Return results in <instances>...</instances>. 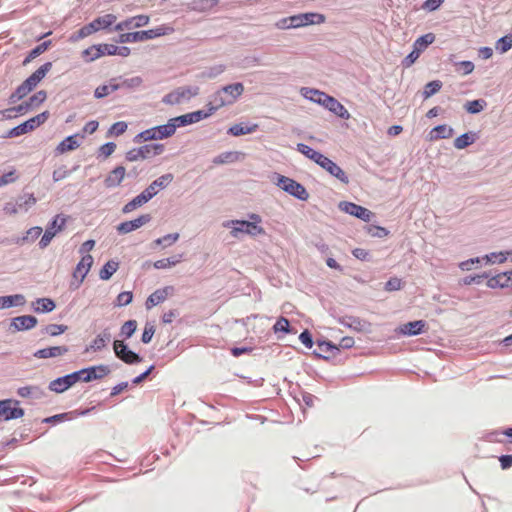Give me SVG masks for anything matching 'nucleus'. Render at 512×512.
<instances>
[{
  "instance_id": "obj_10",
  "label": "nucleus",
  "mask_w": 512,
  "mask_h": 512,
  "mask_svg": "<svg viewBox=\"0 0 512 512\" xmlns=\"http://www.w3.org/2000/svg\"><path fill=\"white\" fill-rule=\"evenodd\" d=\"M18 404V401L11 399L0 401V419L8 421L21 418L24 415V411L18 407Z\"/></svg>"
},
{
  "instance_id": "obj_52",
  "label": "nucleus",
  "mask_w": 512,
  "mask_h": 512,
  "mask_svg": "<svg viewBox=\"0 0 512 512\" xmlns=\"http://www.w3.org/2000/svg\"><path fill=\"white\" fill-rule=\"evenodd\" d=\"M485 105H486V103L484 100H473V101H468L465 104V109L469 113L475 114V113L481 112L484 109Z\"/></svg>"
},
{
  "instance_id": "obj_32",
  "label": "nucleus",
  "mask_w": 512,
  "mask_h": 512,
  "mask_svg": "<svg viewBox=\"0 0 512 512\" xmlns=\"http://www.w3.org/2000/svg\"><path fill=\"white\" fill-rule=\"evenodd\" d=\"M155 128L157 140L172 136L176 131L175 122L170 119L167 124L160 125Z\"/></svg>"
},
{
  "instance_id": "obj_31",
  "label": "nucleus",
  "mask_w": 512,
  "mask_h": 512,
  "mask_svg": "<svg viewBox=\"0 0 512 512\" xmlns=\"http://www.w3.org/2000/svg\"><path fill=\"white\" fill-rule=\"evenodd\" d=\"M96 33L95 27L92 22L81 27L78 31L74 32L70 37L69 41L72 43L78 42L92 34Z\"/></svg>"
},
{
  "instance_id": "obj_37",
  "label": "nucleus",
  "mask_w": 512,
  "mask_h": 512,
  "mask_svg": "<svg viewBox=\"0 0 512 512\" xmlns=\"http://www.w3.org/2000/svg\"><path fill=\"white\" fill-rule=\"evenodd\" d=\"M297 150L300 153H302L303 155H305L307 158L314 161L316 164H319V162L321 161V159L324 156L320 152L315 151L314 149H312L311 147H309L308 145L303 144V143H299L297 145Z\"/></svg>"
},
{
  "instance_id": "obj_2",
  "label": "nucleus",
  "mask_w": 512,
  "mask_h": 512,
  "mask_svg": "<svg viewBox=\"0 0 512 512\" xmlns=\"http://www.w3.org/2000/svg\"><path fill=\"white\" fill-rule=\"evenodd\" d=\"M174 32V28L169 25H161L159 27L137 31V32H129L120 34L117 42L119 43H134V42H142L149 39H154L160 36H165L172 34Z\"/></svg>"
},
{
  "instance_id": "obj_43",
  "label": "nucleus",
  "mask_w": 512,
  "mask_h": 512,
  "mask_svg": "<svg viewBox=\"0 0 512 512\" xmlns=\"http://www.w3.org/2000/svg\"><path fill=\"white\" fill-rule=\"evenodd\" d=\"M103 56V52L98 47V44L92 45L82 51V57L86 62H92Z\"/></svg>"
},
{
  "instance_id": "obj_19",
  "label": "nucleus",
  "mask_w": 512,
  "mask_h": 512,
  "mask_svg": "<svg viewBox=\"0 0 512 512\" xmlns=\"http://www.w3.org/2000/svg\"><path fill=\"white\" fill-rule=\"evenodd\" d=\"M425 326L423 320L412 321L401 325L396 332L404 336H416L424 332Z\"/></svg>"
},
{
  "instance_id": "obj_18",
  "label": "nucleus",
  "mask_w": 512,
  "mask_h": 512,
  "mask_svg": "<svg viewBox=\"0 0 512 512\" xmlns=\"http://www.w3.org/2000/svg\"><path fill=\"white\" fill-rule=\"evenodd\" d=\"M174 288L172 286H166L164 288L158 289L153 292L146 300L145 306L146 309H151L152 307L164 302L167 297L172 294Z\"/></svg>"
},
{
  "instance_id": "obj_50",
  "label": "nucleus",
  "mask_w": 512,
  "mask_h": 512,
  "mask_svg": "<svg viewBox=\"0 0 512 512\" xmlns=\"http://www.w3.org/2000/svg\"><path fill=\"white\" fill-rule=\"evenodd\" d=\"M512 48V35H506L496 42V49L505 53Z\"/></svg>"
},
{
  "instance_id": "obj_45",
  "label": "nucleus",
  "mask_w": 512,
  "mask_h": 512,
  "mask_svg": "<svg viewBox=\"0 0 512 512\" xmlns=\"http://www.w3.org/2000/svg\"><path fill=\"white\" fill-rule=\"evenodd\" d=\"M474 141H475V137L472 133H465V134L460 135L459 137H457L454 140V146L457 149H464L467 146L474 143Z\"/></svg>"
},
{
  "instance_id": "obj_12",
  "label": "nucleus",
  "mask_w": 512,
  "mask_h": 512,
  "mask_svg": "<svg viewBox=\"0 0 512 512\" xmlns=\"http://www.w3.org/2000/svg\"><path fill=\"white\" fill-rule=\"evenodd\" d=\"M339 206L344 212L365 222H369L373 216V213L370 210L352 202H341Z\"/></svg>"
},
{
  "instance_id": "obj_11",
  "label": "nucleus",
  "mask_w": 512,
  "mask_h": 512,
  "mask_svg": "<svg viewBox=\"0 0 512 512\" xmlns=\"http://www.w3.org/2000/svg\"><path fill=\"white\" fill-rule=\"evenodd\" d=\"M113 350L115 355L126 364L139 363L142 360L138 354L128 349L123 340H115Z\"/></svg>"
},
{
  "instance_id": "obj_9",
  "label": "nucleus",
  "mask_w": 512,
  "mask_h": 512,
  "mask_svg": "<svg viewBox=\"0 0 512 512\" xmlns=\"http://www.w3.org/2000/svg\"><path fill=\"white\" fill-rule=\"evenodd\" d=\"M284 22L288 23L287 27L298 28L310 24H321L325 22V16L319 13H304L299 15L291 16L284 19Z\"/></svg>"
},
{
  "instance_id": "obj_56",
  "label": "nucleus",
  "mask_w": 512,
  "mask_h": 512,
  "mask_svg": "<svg viewBox=\"0 0 512 512\" xmlns=\"http://www.w3.org/2000/svg\"><path fill=\"white\" fill-rule=\"evenodd\" d=\"M46 98H47L46 92L43 90H40L37 93H35L33 96H31L27 102L29 103L31 108H35V107L39 106L40 104H42L46 100Z\"/></svg>"
},
{
  "instance_id": "obj_8",
  "label": "nucleus",
  "mask_w": 512,
  "mask_h": 512,
  "mask_svg": "<svg viewBox=\"0 0 512 512\" xmlns=\"http://www.w3.org/2000/svg\"><path fill=\"white\" fill-rule=\"evenodd\" d=\"M277 185L300 200H307L309 197L308 192L302 184L286 176L279 175Z\"/></svg>"
},
{
  "instance_id": "obj_48",
  "label": "nucleus",
  "mask_w": 512,
  "mask_h": 512,
  "mask_svg": "<svg viewBox=\"0 0 512 512\" xmlns=\"http://www.w3.org/2000/svg\"><path fill=\"white\" fill-rule=\"evenodd\" d=\"M30 89L24 84L22 83L17 89L16 91L11 94V96L9 97V102L10 103H15L17 102L18 100L24 98L26 95H28L30 93Z\"/></svg>"
},
{
  "instance_id": "obj_33",
  "label": "nucleus",
  "mask_w": 512,
  "mask_h": 512,
  "mask_svg": "<svg viewBox=\"0 0 512 512\" xmlns=\"http://www.w3.org/2000/svg\"><path fill=\"white\" fill-rule=\"evenodd\" d=\"M55 306L54 301L50 298H39L33 303V309L37 313L51 312Z\"/></svg>"
},
{
  "instance_id": "obj_24",
  "label": "nucleus",
  "mask_w": 512,
  "mask_h": 512,
  "mask_svg": "<svg viewBox=\"0 0 512 512\" xmlns=\"http://www.w3.org/2000/svg\"><path fill=\"white\" fill-rule=\"evenodd\" d=\"M126 174V170L123 166H117L114 168L105 178L104 185L106 188H114L119 186Z\"/></svg>"
},
{
  "instance_id": "obj_34",
  "label": "nucleus",
  "mask_w": 512,
  "mask_h": 512,
  "mask_svg": "<svg viewBox=\"0 0 512 512\" xmlns=\"http://www.w3.org/2000/svg\"><path fill=\"white\" fill-rule=\"evenodd\" d=\"M219 0H193L191 9L196 12H207L215 8Z\"/></svg>"
},
{
  "instance_id": "obj_21",
  "label": "nucleus",
  "mask_w": 512,
  "mask_h": 512,
  "mask_svg": "<svg viewBox=\"0 0 512 512\" xmlns=\"http://www.w3.org/2000/svg\"><path fill=\"white\" fill-rule=\"evenodd\" d=\"M83 138H84V135H80V134H74V135L66 137L56 147V149H55L56 153L64 154L66 152L73 151V150L77 149L80 146L79 139H83Z\"/></svg>"
},
{
  "instance_id": "obj_39",
  "label": "nucleus",
  "mask_w": 512,
  "mask_h": 512,
  "mask_svg": "<svg viewBox=\"0 0 512 512\" xmlns=\"http://www.w3.org/2000/svg\"><path fill=\"white\" fill-rule=\"evenodd\" d=\"M434 41L435 35L433 33H427L415 40L413 48L416 49L418 52L422 53Z\"/></svg>"
},
{
  "instance_id": "obj_55",
  "label": "nucleus",
  "mask_w": 512,
  "mask_h": 512,
  "mask_svg": "<svg viewBox=\"0 0 512 512\" xmlns=\"http://www.w3.org/2000/svg\"><path fill=\"white\" fill-rule=\"evenodd\" d=\"M179 239L178 233L167 234L155 240V244L163 245L164 247L171 246Z\"/></svg>"
},
{
  "instance_id": "obj_27",
  "label": "nucleus",
  "mask_w": 512,
  "mask_h": 512,
  "mask_svg": "<svg viewBox=\"0 0 512 512\" xmlns=\"http://www.w3.org/2000/svg\"><path fill=\"white\" fill-rule=\"evenodd\" d=\"M453 129L448 125H438L429 132V139L431 141L439 139H448L452 137Z\"/></svg>"
},
{
  "instance_id": "obj_62",
  "label": "nucleus",
  "mask_w": 512,
  "mask_h": 512,
  "mask_svg": "<svg viewBox=\"0 0 512 512\" xmlns=\"http://www.w3.org/2000/svg\"><path fill=\"white\" fill-rule=\"evenodd\" d=\"M136 140H142V141L157 140L155 128L153 127V128L142 131L141 133H139L136 136Z\"/></svg>"
},
{
  "instance_id": "obj_44",
  "label": "nucleus",
  "mask_w": 512,
  "mask_h": 512,
  "mask_svg": "<svg viewBox=\"0 0 512 512\" xmlns=\"http://www.w3.org/2000/svg\"><path fill=\"white\" fill-rule=\"evenodd\" d=\"M110 340V334L109 333H102L98 335L90 344L89 348L87 350H93L98 351L103 349L106 346V343Z\"/></svg>"
},
{
  "instance_id": "obj_64",
  "label": "nucleus",
  "mask_w": 512,
  "mask_h": 512,
  "mask_svg": "<svg viewBox=\"0 0 512 512\" xmlns=\"http://www.w3.org/2000/svg\"><path fill=\"white\" fill-rule=\"evenodd\" d=\"M18 176L16 175V171L12 170L8 173L3 174L0 177V187H3L7 184L13 183L17 180Z\"/></svg>"
},
{
  "instance_id": "obj_54",
  "label": "nucleus",
  "mask_w": 512,
  "mask_h": 512,
  "mask_svg": "<svg viewBox=\"0 0 512 512\" xmlns=\"http://www.w3.org/2000/svg\"><path fill=\"white\" fill-rule=\"evenodd\" d=\"M172 121L175 122L176 128L185 126V125H189L192 123H196L193 113H188V114H184V115L172 118Z\"/></svg>"
},
{
  "instance_id": "obj_25",
  "label": "nucleus",
  "mask_w": 512,
  "mask_h": 512,
  "mask_svg": "<svg viewBox=\"0 0 512 512\" xmlns=\"http://www.w3.org/2000/svg\"><path fill=\"white\" fill-rule=\"evenodd\" d=\"M37 324V319L31 315H23L15 317L12 320L11 326L15 328V330H28L35 327Z\"/></svg>"
},
{
  "instance_id": "obj_6",
  "label": "nucleus",
  "mask_w": 512,
  "mask_h": 512,
  "mask_svg": "<svg viewBox=\"0 0 512 512\" xmlns=\"http://www.w3.org/2000/svg\"><path fill=\"white\" fill-rule=\"evenodd\" d=\"M48 118H49V112L44 111V112L28 119L27 121L23 122L22 124L12 128L8 132L7 136L10 138L19 137L23 134L31 132V131L35 130L37 127H39L40 125L44 124Z\"/></svg>"
},
{
  "instance_id": "obj_63",
  "label": "nucleus",
  "mask_w": 512,
  "mask_h": 512,
  "mask_svg": "<svg viewBox=\"0 0 512 512\" xmlns=\"http://www.w3.org/2000/svg\"><path fill=\"white\" fill-rule=\"evenodd\" d=\"M133 294L130 291H125L117 296L116 302L118 306H126L132 302Z\"/></svg>"
},
{
  "instance_id": "obj_61",
  "label": "nucleus",
  "mask_w": 512,
  "mask_h": 512,
  "mask_svg": "<svg viewBox=\"0 0 512 512\" xmlns=\"http://www.w3.org/2000/svg\"><path fill=\"white\" fill-rule=\"evenodd\" d=\"M127 123L124 121H119L114 123L109 129V133L114 136H120L127 130Z\"/></svg>"
},
{
  "instance_id": "obj_30",
  "label": "nucleus",
  "mask_w": 512,
  "mask_h": 512,
  "mask_svg": "<svg viewBox=\"0 0 512 512\" xmlns=\"http://www.w3.org/2000/svg\"><path fill=\"white\" fill-rule=\"evenodd\" d=\"M139 148H140L142 160L160 155L164 151L163 144H147V145L141 146Z\"/></svg>"
},
{
  "instance_id": "obj_4",
  "label": "nucleus",
  "mask_w": 512,
  "mask_h": 512,
  "mask_svg": "<svg viewBox=\"0 0 512 512\" xmlns=\"http://www.w3.org/2000/svg\"><path fill=\"white\" fill-rule=\"evenodd\" d=\"M244 87L241 83H234L227 85L218 91L214 95V99L210 104L213 106L210 108V113L217 110L218 108L229 105L235 102V100L243 93Z\"/></svg>"
},
{
  "instance_id": "obj_22",
  "label": "nucleus",
  "mask_w": 512,
  "mask_h": 512,
  "mask_svg": "<svg viewBox=\"0 0 512 512\" xmlns=\"http://www.w3.org/2000/svg\"><path fill=\"white\" fill-rule=\"evenodd\" d=\"M68 351L67 346H52L37 350L34 357L38 359L56 358L65 355Z\"/></svg>"
},
{
  "instance_id": "obj_49",
  "label": "nucleus",
  "mask_w": 512,
  "mask_h": 512,
  "mask_svg": "<svg viewBox=\"0 0 512 512\" xmlns=\"http://www.w3.org/2000/svg\"><path fill=\"white\" fill-rule=\"evenodd\" d=\"M441 87H442V82L439 80H435V81H431V82L427 83L424 88V92H423L424 97L425 98L431 97L432 95H434L435 93L440 91Z\"/></svg>"
},
{
  "instance_id": "obj_57",
  "label": "nucleus",
  "mask_w": 512,
  "mask_h": 512,
  "mask_svg": "<svg viewBox=\"0 0 512 512\" xmlns=\"http://www.w3.org/2000/svg\"><path fill=\"white\" fill-rule=\"evenodd\" d=\"M290 323L289 320L285 317H280L273 326V330L275 333L284 332L290 333Z\"/></svg>"
},
{
  "instance_id": "obj_5",
  "label": "nucleus",
  "mask_w": 512,
  "mask_h": 512,
  "mask_svg": "<svg viewBox=\"0 0 512 512\" xmlns=\"http://www.w3.org/2000/svg\"><path fill=\"white\" fill-rule=\"evenodd\" d=\"M37 203V199L33 194H24L16 201L6 202L3 206V212L8 216L16 215L20 212H27Z\"/></svg>"
},
{
  "instance_id": "obj_35",
  "label": "nucleus",
  "mask_w": 512,
  "mask_h": 512,
  "mask_svg": "<svg viewBox=\"0 0 512 512\" xmlns=\"http://www.w3.org/2000/svg\"><path fill=\"white\" fill-rule=\"evenodd\" d=\"M509 285H511V282L509 280L508 272L497 274L487 281V286L490 288H503L508 287Z\"/></svg>"
},
{
  "instance_id": "obj_47",
  "label": "nucleus",
  "mask_w": 512,
  "mask_h": 512,
  "mask_svg": "<svg viewBox=\"0 0 512 512\" xmlns=\"http://www.w3.org/2000/svg\"><path fill=\"white\" fill-rule=\"evenodd\" d=\"M119 88L117 84H107V85H101L96 88L95 90V97L96 98H103L111 94L112 92L116 91Z\"/></svg>"
},
{
  "instance_id": "obj_7",
  "label": "nucleus",
  "mask_w": 512,
  "mask_h": 512,
  "mask_svg": "<svg viewBox=\"0 0 512 512\" xmlns=\"http://www.w3.org/2000/svg\"><path fill=\"white\" fill-rule=\"evenodd\" d=\"M93 264V257L90 254L82 256L72 274V281L70 282L71 289H78L83 283L86 275L89 273Z\"/></svg>"
},
{
  "instance_id": "obj_20",
  "label": "nucleus",
  "mask_w": 512,
  "mask_h": 512,
  "mask_svg": "<svg viewBox=\"0 0 512 512\" xmlns=\"http://www.w3.org/2000/svg\"><path fill=\"white\" fill-rule=\"evenodd\" d=\"M52 64L47 62L40 66L34 73H32L23 83L32 91L38 83L50 71Z\"/></svg>"
},
{
  "instance_id": "obj_42",
  "label": "nucleus",
  "mask_w": 512,
  "mask_h": 512,
  "mask_svg": "<svg viewBox=\"0 0 512 512\" xmlns=\"http://www.w3.org/2000/svg\"><path fill=\"white\" fill-rule=\"evenodd\" d=\"M240 158V153L235 151L224 152L217 157L214 158V164H225V163H233L238 161Z\"/></svg>"
},
{
  "instance_id": "obj_40",
  "label": "nucleus",
  "mask_w": 512,
  "mask_h": 512,
  "mask_svg": "<svg viewBox=\"0 0 512 512\" xmlns=\"http://www.w3.org/2000/svg\"><path fill=\"white\" fill-rule=\"evenodd\" d=\"M182 257L183 255L179 254L169 258L160 259L155 261L153 266L156 269H167L180 263L182 261Z\"/></svg>"
},
{
  "instance_id": "obj_14",
  "label": "nucleus",
  "mask_w": 512,
  "mask_h": 512,
  "mask_svg": "<svg viewBox=\"0 0 512 512\" xmlns=\"http://www.w3.org/2000/svg\"><path fill=\"white\" fill-rule=\"evenodd\" d=\"M198 94V88H179L164 97V102L168 104H179L183 100L190 99Z\"/></svg>"
},
{
  "instance_id": "obj_38",
  "label": "nucleus",
  "mask_w": 512,
  "mask_h": 512,
  "mask_svg": "<svg viewBox=\"0 0 512 512\" xmlns=\"http://www.w3.org/2000/svg\"><path fill=\"white\" fill-rule=\"evenodd\" d=\"M258 129V124H252L251 126L243 125V124H234L228 130V133L233 136H241L245 134H250L255 132Z\"/></svg>"
},
{
  "instance_id": "obj_60",
  "label": "nucleus",
  "mask_w": 512,
  "mask_h": 512,
  "mask_svg": "<svg viewBox=\"0 0 512 512\" xmlns=\"http://www.w3.org/2000/svg\"><path fill=\"white\" fill-rule=\"evenodd\" d=\"M508 257H509V254H507V252H498V253L493 252L489 255H486L485 259L488 262H492V263H495V262L504 263Z\"/></svg>"
},
{
  "instance_id": "obj_41",
  "label": "nucleus",
  "mask_w": 512,
  "mask_h": 512,
  "mask_svg": "<svg viewBox=\"0 0 512 512\" xmlns=\"http://www.w3.org/2000/svg\"><path fill=\"white\" fill-rule=\"evenodd\" d=\"M119 263L116 261H108L105 263V265L101 268L99 272V277L102 280H108L111 278V276L118 270Z\"/></svg>"
},
{
  "instance_id": "obj_1",
  "label": "nucleus",
  "mask_w": 512,
  "mask_h": 512,
  "mask_svg": "<svg viewBox=\"0 0 512 512\" xmlns=\"http://www.w3.org/2000/svg\"><path fill=\"white\" fill-rule=\"evenodd\" d=\"M301 93L305 98L322 105L338 117L342 119L350 118L348 110L334 97L313 88H302Z\"/></svg>"
},
{
  "instance_id": "obj_26",
  "label": "nucleus",
  "mask_w": 512,
  "mask_h": 512,
  "mask_svg": "<svg viewBox=\"0 0 512 512\" xmlns=\"http://www.w3.org/2000/svg\"><path fill=\"white\" fill-rule=\"evenodd\" d=\"M151 198L146 194L145 191H142L139 195L134 197L131 201L126 203L124 207L122 208L123 213H130L137 209L138 207L143 206L146 204Z\"/></svg>"
},
{
  "instance_id": "obj_29",
  "label": "nucleus",
  "mask_w": 512,
  "mask_h": 512,
  "mask_svg": "<svg viewBox=\"0 0 512 512\" xmlns=\"http://www.w3.org/2000/svg\"><path fill=\"white\" fill-rule=\"evenodd\" d=\"M71 386H73V383L70 380L68 375H65L63 377H59V378L51 381L50 384H49L50 390H52L54 392H57V393L64 392L65 390H67Z\"/></svg>"
},
{
  "instance_id": "obj_51",
  "label": "nucleus",
  "mask_w": 512,
  "mask_h": 512,
  "mask_svg": "<svg viewBox=\"0 0 512 512\" xmlns=\"http://www.w3.org/2000/svg\"><path fill=\"white\" fill-rule=\"evenodd\" d=\"M48 48V43L44 42L36 46L34 49H32L26 59L24 60L23 64L26 65L30 61H32L34 58L38 57L40 54L45 52Z\"/></svg>"
},
{
  "instance_id": "obj_58",
  "label": "nucleus",
  "mask_w": 512,
  "mask_h": 512,
  "mask_svg": "<svg viewBox=\"0 0 512 512\" xmlns=\"http://www.w3.org/2000/svg\"><path fill=\"white\" fill-rule=\"evenodd\" d=\"M367 232L372 237H378V238H384V237L388 236V234H389V231L386 228L376 226V225L368 226Z\"/></svg>"
},
{
  "instance_id": "obj_46",
  "label": "nucleus",
  "mask_w": 512,
  "mask_h": 512,
  "mask_svg": "<svg viewBox=\"0 0 512 512\" xmlns=\"http://www.w3.org/2000/svg\"><path fill=\"white\" fill-rule=\"evenodd\" d=\"M136 329L137 322L135 320H128L122 325L120 335L123 336L125 339H128L134 334Z\"/></svg>"
},
{
  "instance_id": "obj_17",
  "label": "nucleus",
  "mask_w": 512,
  "mask_h": 512,
  "mask_svg": "<svg viewBox=\"0 0 512 512\" xmlns=\"http://www.w3.org/2000/svg\"><path fill=\"white\" fill-rule=\"evenodd\" d=\"M150 220L151 216L149 214H144L134 220L120 223L117 230L121 234H127L147 224Z\"/></svg>"
},
{
  "instance_id": "obj_53",
  "label": "nucleus",
  "mask_w": 512,
  "mask_h": 512,
  "mask_svg": "<svg viewBox=\"0 0 512 512\" xmlns=\"http://www.w3.org/2000/svg\"><path fill=\"white\" fill-rule=\"evenodd\" d=\"M66 224V217L63 215H56L51 224L47 227V229H51L52 231H56V234L64 229Z\"/></svg>"
},
{
  "instance_id": "obj_13",
  "label": "nucleus",
  "mask_w": 512,
  "mask_h": 512,
  "mask_svg": "<svg viewBox=\"0 0 512 512\" xmlns=\"http://www.w3.org/2000/svg\"><path fill=\"white\" fill-rule=\"evenodd\" d=\"M318 165L325 169L332 176L336 177L342 183H349V177L347 176V174L341 169V167H339L335 162H333L328 157L323 156Z\"/></svg>"
},
{
  "instance_id": "obj_16",
  "label": "nucleus",
  "mask_w": 512,
  "mask_h": 512,
  "mask_svg": "<svg viewBox=\"0 0 512 512\" xmlns=\"http://www.w3.org/2000/svg\"><path fill=\"white\" fill-rule=\"evenodd\" d=\"M149 16L147 15H137L131 18H128L124 21L117 23L114 26L115 31H123L125 29L139 28L146 26L149 23Z\"/></svg>"
},
{
  "instance_id": "obj_28",
  "label": "nucleus",
  "mask_w": 512,
  "mask_h": 512,
  "mask_svg": "<svg viewBox=\"0 0 512 512\" xmlns=\"http://www.w3.org/2000/svg\"><path fill=\"white\" fill-rule=\"evenodd\" d=\"M117 20L116 15L114 14H105L103 16H99L95 18L92 23L95 27L96 32L100 30H105L110 28L112 25L115 24Z\"/></svg>"
},
{
  "instance_id": "obj_59",
  "label": "nucleus",
  "mask_w": 512,
  "mask_h": 512,
  "mask_svg": "<svg viewBox=\"0 0 512 512\" xmlns=\"http://www.w3.org/2000/svg\"><path fill=\"white\" fill-rule=\"evenodd\" d=\"M67 326L63 324H50L45 327V333L50 336H57L67 330Z\"/></svg>"
},
{
  "instance_id": "obj_23",
  "label": "nucleus",
  "mask_w": 512,
  "mask_h": 512,
  "mask_svg": "<svg viewBox=\"0 0 512 512\" xmlns=\"http://www.w3.org/2000/svg\"><path fill=\"white\" fill-rule=\"evenodd\" d=\"M172 180V174L162 175L154 180L144 191L152 199L160 189L165 188Z\"/></svg>"
},
{
  "instance_id": "obj_36",
  "label": "nucleus",
  "mask_w": 512,
  "mask_h": 512,
  "mask_svg": "<svg viewBox=\"0 0 512 512\" xmlns=\"http://www.w3.org/2000/svg\"><path fill=\"white\" fill-rule=\"evenodd\" d=\"M24 303V296L20 294L0 297V309L9 308L14 305H22Z\"/></svg>"
},
{
  "instance_id": "obj_15",
  "label": "nucleus",
  "mask_w": 512,
  "mask_h": 512,
  "mask_svg": "<svg viewBox=\"0 0 512 512\" xmlns=\"http://www.w3.org/2000/svg\"><path fill=\"white\" fill-rule=\"evenodd\" d=\"M83 382H90L104 378L110 373V368L107 365H97L81 369Z\"/></svg>"
},
{
  "instance_id": "obj_3",
  "label": "nucleus",
  "mask_w": 512,
  "mask_h": 512,
  "mask_svg": "<svg viewBox=\"0 0 512 512\" xmlns=\"http://www.w3.org/2000/svg\"><path fill=\"white\" fill-rule=\"evenodd\" d=\"M249 219L251 221L245 220H232L225 224V226H232L231 235L233 237H238L240 233H245L250 236H257L265 234V230L259 224L262 219L258 214L252 213L249 215Z\"/></svg>"
}]
</instances>
